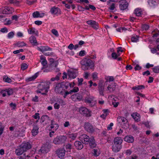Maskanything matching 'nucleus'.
<instances>
[{
  "label": "nucleus",
  "mask_w": 159,
  "mask_h": 159,
  "mask_svg": "<svg viewBox=\"0 0 159 159\" xmlns=\"http://www.w3.org/2000/svg\"><path fill=\"white\" fill-rule=\"evenodd\" d=\"M39 12L38 11H36L34 12L32 14V16L34 18H39Z\"/></svg>",
  "instance_id": "864d4df0"
},
{
  "label": "nucleus",
  "mask_w": 159,
  "mask_h": 159,
  "mask_svg": "<svg viewBox=\"0 0 159 159\" xmlns=\"http://www.w3.org/2000/svg\"><path fill=\"white\" fill-rule=\"evenodd\" d=\"M39 114L38 113H35L34 115H33L32 116V117L35 119H38L39 120L40 119V116H39Z\"/></svg>",
  "instance_id": "bf43d9fd"
},
{
  "label": "nucleus",
  "mask_w": 159,
  "mask_h": 159,
  "mask_svg": "<svg viewBox=\"0 0 159 159\" xmlns=\"http://www.w3.org/2000/svg\"><path fill=\"white\" fill-rule=\"evenodd\" d=\"M131 40L132 42H137L139 40V37L138 36L134 34L133 35L131 38Z\"/></svg>",
  "instance_id": "f704fd0d"
},
{
  "label": "nucleus",
  "mask_w": 159,
  "mask_h": 159,
  "mask_svg": "<svg viewBox=\"0 0 159 159\" xmlns=\"http://www.w3.org/2000/svg\"><path fill=\"white\" fill-rule=\"evenodd\" d=\"M76 137L77 135L75 134H71L69 136V137L73 140H75Z\"/></svg>",
  "instance_id": "338daca9"
},
{
  "label": "nucleus",
  "mask_w": 159,
  "mask_h": 159,
  "mask_svg": "<svg viewBox=\"0 0 159 159\" xmlns=\"http://www.w3.org/2000/svg\"><path fill=\"white\" fill-rule=\"evenodd\" d=\"M66 139V137L65 136H58L54 138L53 143L56 144H62L65 142Z\"/></svg>",
  "instance_id": "6e6552de"
},
{
  "label": "nucleus",
  "mask_w": 159,
  "mask_h": 159,
  "mask_svg": "<svg viewBox=\"0 0 159 159\" xmlns=\"http://www.w3.org/2000/svg\"><path fill=\"white\" fill-rule=\"evenodd\" d=\"M50 121L49 117L47 115L43 116L40 118V122L43 123V125L48 124Z\"/></svg>",
  "instance_id": "dca6fc26"
},
{
  "label": "nucleus",
  "mask_w": 159,
  "mask_h": 159,
  "mask_svg": "<svg viewBox=\"0 0 159 159\" xmlns=\"http://www.w3.org/2000/svg\"><path fill=\"white\" fill-rule=\"evenodd\" d=\"M30 157V156L29 155H26V153H24L21 156L18 157L19 159H28Z\"/></svg>",
  "instance_id": "58836bf2"
},
{
  "label": "nucleus",
  "mask_w": 159,
  "mask_h": 159,
  "mask_svg": "<svg viewBox=\"0 0 159 159\" xmlns=\"http://www.w3.org/2000/svg\"><path fill=\"white\" fill-rule=\"evenodd\" d=\"M20 145L25 152L31 148L32 147L30 143L28 142H24Z\"/></svg>",
  "instance_id": "f3484780"
},
{
  "label": "nucleus",
  "mask_w": 159,
  "mask_h": 159,
  "mask_svg": "<svg viewBox=\"0 0 159 159\" xmlns=\"http://www.w3.org/2000/svg\"><path fill=\"white\" fill-rule=\"evenodd\" d=\"M134 13L137 16H141L143 14V11L141 8H137L135 9Z\"/></svg>",
  "instance_id": "c756f323"
},
{
  "label": "nucleus",
  "mask_w": 159,
  "mask_h": 159,
  "mask_svg": "<svg viewBox=\"0 0 159 159\" xmlns=\"http://www.w3.org/2000/svg\"><path fill=\"white\" fill-rule=\"evenodd\" d=\"M38 89L37 90V93L45 95L48 92L49 89V84L48 82H42L38 86Z\"/></svg>",
  "instance_id": "f03ea898"
},
{
  "label": "nucleus",
  "mask_w": 159,
  "mask_h": 159,
  "mask_svg": "<svg viewBox=\"0 0 159 159\" xmlns=\"http://www.w3.org/2000/svg\"><path fill=\"white\" fill-rule=\"evenodd\" d=\"M71 98L74 101H79L82 99L83 97L81 94L78 93L72 95Z\"/></svg>",
  "instance_id": "4468645a"
},
{
  "label": "nucleus",
  "mask_w": 159,
  "mask_h": 159,
  "mask_svg": "<svg viewBox=\"0 0 159 159\" xmlns=\"http://www.w3.org/2000/svg\"><path fill=\"white\" fill-rule=\"evenodd\" d=\"M59 10V8L54 7L51 9L50 12L52 14H56L58 13Z\"/></svg>",
  "instance_id": "2f4dec72"
},
{
  "label": "nucleus",
  "mask_w": 159,
  "mask_h": 159,
  "mask_svg": "<svg viewBox=\"0 0 159 159\" xmlns=\"http://www.w3.org/2000/svg\"><path fill=\"white\" fill-rule=\"evenodd\" d=\"M40 62L43 66H45L47 64V61L46 57L43 55H42L40 57Z\"/></svg>",
  "instance_id": "473e14b6"
},
{
  "label": "nucleus",
  "mask_w": 159,
  "mask_h": 159,
  "mask_svg": "<svg viewBox=\"0 0 159 159\" xmlns=\"http://www.w3.org/2000/svg\"><path fill=\"white\" fill-rule=\"evenodd\" d=\"M148 2L149 5L153 7H155L158 4V2L155 0H148Z\"/></svg>",
  "instance_id": "cd10ccee"
},
{
  "label": "nucleus",
  "mask_w": 159,
  "mask_h": 159,
  "mask_svg": "<svg viewBox=\"0 0 159 159\" xmlns=\"http://www.w3.org/2000/svg\"><path fill=\"white\" fill-rule=\"evenodd\" d=\"M68 74L70 78L74 79L77 76L78 72L77 69H71L68 71Z\"/></svg>",
  "instance_id": "9d476101"
},
{
  "label": "nucleus",
  "mask_w": 159,
  "mask_h": 159,
  "mask_svg": "<svg viewBox=\"0 0 159 159\" xmlns=\"http://www.w3.org/2000/svg\"><path fill=\"white\" fill-rule=\"evenodd\" d=\"M39 128L37 125H34L33 129H32L31 131L33 135L35 136L39 132Z\"/></svg>",
  "instance_id": "bb28decb"
},
{
  "label": "nucleus",
  "mask_w": 159,
  "mask_h": 159,
  "mask_svg": "<svg viewBox=\"0 0 159 159\" xmlns=\"http://www.w3.org/2000/svg\"><path fill=\"white\" fill-rule=\"evenodd\" d=\"M89 145L91 148H94L96 146L94 138L93 137H90L89 142Z\"/></svg>",
  "instance_id": "393cba45"
},
{
  "label": "nucleus",
  "mask_w": 159,
  "mask_h": 159,
  "mask_svg": "<svg viewBox=\"0 0 159 159\" xmlns=\"http://www.w3.org/2000/svg\"><path fill=\"white\" fill-rule=\"evenodd\" d=\"M6 10L5 8L2 7L0 9V12L3 14H8L7 10Z\"/></svg>",
  "instance_id": "de8ad7c7"
},
{
  "label": "nucleus",
  "mask_w": 159,
  "mask_h": 159,
  "mask_svg": "<svg viewBox=\"0 0 159 159\" xmlns=\"http://www.w3.org/2000/svg\"><path fill=\"white\" fill-rule=\"evenodd\" d=\"M152 69L154 73H158L159 72V66H155Z\"/></svg>",
  "instance_id": "6e6d98bb"
},
{
  "label": "nucleus",
  "mask_w": 159,
  "mask_h": 159,
  "mask_svg": "<svg viewBox=\"0 0 159 159\" xmlns=\"http://www.w3.org/2000/svg\"><path fill=\"white\" fill-rule=\"evenodd\" d=\"M29 40L30 42L34 45H37V42L36 38L34 36H30L29 38Z\"/></svg>",
  "instance_id": "c85d7f7f"
},
{
  "label": "nucleus",
  "mask_w": 159,
  "mask_h": 159,
  "mask_svg": "<svg viewBox=\"0 0 159 159\" xmlns=\"http://www.w3.org/2000/svg\"><path fill=\"white\" fill-rule=\"evenodd\" d=\"M145 87L143 85H139L138 86H135L132 88V89L133 90H139L143 89H144Z\"/></svg>",
  "instance_id": "72a5a7b5"
},
{
  "label": "nucleus",
  "mask_w": 159,
  "mask_h": 159,
  "mask_svg": "<svg viewBox=\"0 0 159 159\" xmlns=\"http://www.w3.org/2000/svg\"><path fill=\"white\" fill-rule=\"evenodd\" d=\"M65 151L66 150L64 149L60 148L57 151L56 153L59 158L62 159L65 156Z\"/></svg>",
  "instance_id": "2eb2a0df"
},
{
  "label": "nucleus",
  "mask_w": 159,
  "mask_h": 159,
  "mask_svg": "<svg viewBox=\"0 0 159 159\" xmlns=\"http://www.w3.org/2000/svg\"><path fill=\"white\" fill-rule=\"evenodd\" d=\"M71 84L68 82L63 81L60 83H57L55 85V91L57 93L63 94V92L68 89L69 87L70 88L73 87Z\"/></svg>",
  "instance_id": "f257e3e1"
},
{
  "label": "nucleus",
  "mask_w": 159,
  "mask_h": 159,
  "mask_svg": "<svg viewBox=\"0 0 159 159\" xmlns=\"http://www.w3.org/2000/svg\"><path fill=\"white\" fill-rule=\"evenodd\" d=\"M21 145H20L15 150V153L17 156L22 155L23 152H25L24 149L22 148Z\"/></svg>",
  "instance_id": "a211bd4d"
},
{
  "label": "nucleus",
  "mask_w": 159,
  "mask_h": 159,
  "mask_svg": "<svg viewBox=\"0 0 159 159\" xmlns=\"http://www.w3.org/2000/svg\"><path fill=\"white\" fill-rule=\"evenodd\" d=\"M131 116L135 121L139 122L140 120V115L138 113H133Z\"/></svg>",
  "instance_id": "7c9ffc66"
},
{
  "label": "nucleus",
  "mask_w": 159,
  "mask_h": 159,
  "mask_svg": "<svg viewBox=\"0 0 159 159\" xmlns=\"http://www.w3.org/2000/svg\"><path fill=\"white\" fill-rule=\"evenodd\" d=\"M51 32L56 37H58L59 34L58 31L55 29H53L52 30Z\"/></svg>",
  "instance_id": "13d9d810"
},
{
  "label": "nucleus",
  "mask_w": 159,
  "mask_h": 159,
  "mask_svg": "<svg viewBox=\"0 0 159 159\" xmlns=\"http://www.w3.org/2000/svg\"><path fill=\"white\" fill-rule=\"evenodd\" d=\"M123 142V139L119 137H116L114 139V144H116V145H122Z\"/></svg>",
  "instance_id": "4be33fe9"
},
{
  "label": "nucleus",
  "mask_w": 159,
  "mask_h": 159,
  "mask_svg": "<svg viewBox=\"0 0 159 159\" xmlns=\"http://www.w3.org/2000/svg\"><path fill=\"white\" fill-rule=\"evenodd\" d=\"M39 72H37L31 77L27 78L25 79V81L27 82L34 80L39 75Z\"/></svg>",
  "instance_id": "aec40b11"
},
{
  "label": "nucleus",
  "mask_w": 159,
  "mask_h": 159,
  "mask_svg": "<svg viewBox=\"0 0 159 159\" xmlns=\"http://www.w3.org/2000/svg\"><path fill=\"white\" fill-rule=\"evenodd\" d=\"M74 145L76 148L78 150H81L83 147V145L81 142L80 141H76L74 143Z\"/></svg>",
  "instance_id": "b1692460"
},
{
  "label": "nucleus",
  "mask_w": 159,
  "mask_h": 159,
  "mask_svg": "<svg viewBox=\"0 0 159 159\" xmlns=\"http://www.w3.org/2000/svg\"><path fill=\"white\" fill-rule=\"evenodd\" d=\"M117 121L120 123H121L122 128L126 129L129 128V125L127 120L124 117L119 116L117 117Z\"/></svg>",
  "instance_id": "39448f33"
},
{
  "label": "nucleus",
  "mask_w": 159,
  "mask_h": 159,
  "mask_svg": "<svg viewBox=\"0 0 159 159\" xmlns=\"http://www.w3.org/2000/svg\"><path fill=\"white\" fill-rule=\"evenodd\" d=\"M142 28L143 30H148L149 28V26L147 25H143L142 26Z\"/></svg>",
  "instance_id": "774afa93"
},
{
  "label": "nucleus",
  "mask_w": 159,
  "mask_h": 159,
  "mask_svg": "<svg viewBox=\"0 0 159 159\" xmlns=\"http://www.w3.org/2000/svg\"><path fill=\"white\" fill-rule=\"evenodd\" d=\"M58 102L61 106H64L66 104L65 102L62 99H60L58 101Z\"/></svg>",
  "instance_id": "69168bd1"
},
{
  "label": "nucleus",
  "mask_w": 159,
  "mask_h": 159,
  "mask_svg": "<svg viewBox=\"0 0 159 159\" xmlns=\"http://www.w3.org/2000/svg\"><path fill=\"white\" fill-rule=\"evenodd\" d=\"M61 74V73H59L55 77L52 78L51 79V80L52 81H54L55 80H58L59 79V77Z\"/></svg>",
  "instance_id": "79ce46f5"
},
{
  "label": "nucleus",
  "mask_w": 159,
  "mask_h": 159,
  "mask_svg": "<svg viewBox=\"0 0 159 159\" xmlns=\"http://www.w3.org/2000/svg\"><path fill=\"white\" fill-rule=\"evenodd\" d=\"M69 94H71V92H70V90L69 92L67 91H65V92H63V94L62 95H64L63 97L64 98H65Z\"/></svg>",
  "instance_id": "0e129e2a"
},
{
  "label": "nucleus",
  "mask_w": 159,
  "mask_h": 159,
  "mask_svg": "<svg viewBox=\"0 0 159 159\" xmlns=\"http://www.w3.org/2000/svg\"><path fill=\"white\" fill-rule=\"evenodd\" d=\"M13 93V90L12 89L9 88L6 89L5 90H2L1 93L3 97H5L6 96V93L7 95L9 96L11 95Z\"/></svg>",
  "instance_id": "f8f14e48"
},
{
  "label": "nucleus",
  "mask_w": 159,
  "mask_h": 159,
  "mask_svg": "<svg viewBox=\"0 0 159 159\" xmlns=\"http://www.w3.org/2000/svg\"><path fill=\"white\" fill-rule=\"evenodd\" d=\"M132 153V151L131 149H127L126 150L125 153L127 156L130 155Z\"/></svg>",
  "instance_id": "e2e57ef3"
},
{
  "label": "nucleus",
  "mask_w": 159,
  "mask_h": 159,
  "mask_svg": "<svg viewBox=\"0 0 159 159\" xmlns=\"http://www.w3.org/2000/svg\"><path fill=\"white\" fill-rule=\"evenodd\" d=\"M80 113L86 117H90L92 115L91 111L84 107H81L79 108Z\"/></svg>",
  "instance_id": "423d86ee"
},
{
  "label": "nucleus",
  "mask_w": 159,
  "mask_h": 159,
  "mask_svg": "<svg viewBox=\"0 0 159 159\" xmlns=\"http://www.w3.org/2000/svg\"><path fill=\"white\" fill-rule=\"evenodd\" d=\"M120 55V54H116L115 52H113L111 54V57L114 59H116L117 57Z\"/></svg>",
  "instance_id": "680f3d73"
},
{
  "label": "nucleus",
  "mask_w": 159,
  "mask_h": 159,
  "mask_svg": "<svg viewBox=\"0 0 159 159\" xmlns=\"http://www.w3.org/2000/svg\"><path fill=\"white\" fill-rule=\"evenodd\" d=\"M124 140L125 141L128 143H132L134 142V137L131 135H127L125 137Z\"/></svg>",
  "instance_id": "412c9836"
},
{
  "label": "nucleus",
  "mask_w": 159,
  "mask_h": 159,
  "mask_svg": "<svg viewBox=\"0 0 159 159\" xmlns=\"http://www.w3.org/2000/svg\"><path fill=\"white\" fill-rule=\"evenodd\" d=\"M4 129V127L2 124L0 122V135H1L3 133Z\"/></svg>",
  "instance_id": "09e8293b"
},
{
  "label": "nucleus",
  "mask_w": 159,
  "mask_h": 159,
  "mask_svg": "<svg viewBox=\"0 0 159 159\" xmlns=\"http://www.w3.org/2000/svg\"><path fill=\"white\" fill-rule=\"evenodd\" d=\"M14 35V33L13 32L11 31L9 33L7 34V37L9 39L13 38Z\"/></svg>",
  "instance_id": "603ef678"
},
{
  "label": "nucleus",
  "mask_w": 159,
  "mask_h": 159,
  "mask_svg": "<svg viewBox=\"0 0 159 159\" xmlns=\"http://www.w3.org/2000/svg\"><path fill=\"white\" fill-rule=\"evenodd\" d=\"M122 148V145L114 144L112 146V151L115 152H119Z\"/></svg>",
  "instance_id": "5701e85b"
},
{
  "label": "nucleus",
  "mask_w": 159,
  "mask_h": 159,
  "mask_svg": "<svg viewBox=\"0 0 159 159\" xmlns=\"http://www.w3.org/2000/svg\"><path fill=\"white\" fill-rule=\"evenodd\" d=\"M82 69L85 70H88L89 67L92 68L94 66L93 62L90 59L85 58L80 61Z\"/></svg>",
  "instance_id": "7ed1b4c3"
},
{
  "label": "nucleus",
  "mask_w": 159,
  "mask_h": 159,
  "mask_svg": "<svg viewBox=\"0 0 159 159\" xmlns=\"http://www.w3.org/2000/svg\"><path fill=\"white\" fill-rule=\"evenodd\" d=\"M80 138L81 142L85 144H88L90 139L88 135L85 134L81 135L80 137Z\"/></svg>",
  "instance_id": "ddd939ff"
},
{
  "label": "nucleus",
  "mask_w": 159,
  "mask_h": 159,
  "mask_svg": "<svg viewBox=\"0 0 159 159\" xmlns=\"http://www.w3.org/2000/svg\"><path fill=\"white\" fill-rule=\"evenodd\" d=\"M72 148V145L70 143H67L65 146L66 151L70 152Z\"/></svg>",
  "instance_id": "c9c22d12"
},
{
  "label": "nucleus",
  "mask_w": 159,
  "mask_h": 159,
  "mask_svg": "<svg viewBox=\"0 0 159 159\" xmlns=\"http://www.w3.org/2000/svg\"><path fill=\"white\" fill-rule=\"evenodd\" d=\"M51 148V145L48 143H46L42 145L39 151V154L47 153L50 151Z\"/></svg>",
  "instance_id": "0eeeda50"
},
{
  "label": "nucleus",
  "mask_w": 159,
  "mask_h": 159,
  "mask_svg": "<svg viewBox=\"0 0 159 159\" xmlns=\"http://www.w3.org/2000/svg\"><path fill=\"white\" fill-rule=\"evenodd\" d=\"M26 45V44L23 42H18L16 43V45L18 47L24 46Z\"/></svg>",
  "instance_id": "49530a36"
},
{
  "label": "nucleus",
  "mask_w": 159,
  "mask_h": 159,
  "mask_svg": "<svg viewBox=\"0 0 159 159\" xmlns=\"http://www.w3.org/2000/svg\"><path fill=\"white\" fill-rule=\"evenodd\" d=\"M104 89V87L102 85L100 86L99 87V91L100 94L102 96L104 95L103 94Z\"/></svg>",
  "instance_id": "ea45409f"
},
{
  "label": "nucleus",
  "mask_w": 159,
  "mask_h": 159,
  "mask_svg": "<svg viewBox=\"0 0 159 159\" xmlns=\"http://www.w3.org/2000/svg\"><path fill=\"white\" fill-rule=\"evenodd\" d=\"M4 7L5 8V9H6V10H7L8 14H11L12 12L13 11V9L11 7Z\"/></svg>",
  "instance_id": "37998d69"
},
{
  "label": "nucleus",
  "mask_w": 159,
  "mask_h": 159,
  "mask_svg": "<svg viewBox=\"0 0 159 159\" xmlns=\"http://www.w3.org/2000/svg\"><path fill=\"white\" fill-rule=\"evenodd\" d=\"M79 90V89L78 87H75L72 89L70 90V92L71 93H76L78 92Z\"/></svg>",
  "instance_id": "052dcab7"
},
{
  "label": "nucleus",
  "mask_w": 159,
  "mask_h": 159,
  "mask_svg": "<svg viewBox=\"0 0 159 159\" xmlns=\"http://www.w3.org/2000/svg\"><path fill=\"white\" fill-rule=\"evenodd\" d=\"M11 4H13L15 5H17L19 3V2L17 0H8Z\"/></svg>",
  "instance_id": "a18cd8bd"
},
{
  "label": "nucleus",
  "mask_w": 159,
  "mask_h": 159,
  "mask_svg": "<svg viewBox=\"0 0 159 159\" xmlns=\"http://www.w3.org/2000/svg\"><path fill=\"white\" fill-rule=\"evenodd\" d=\"M84 128L85 130L91 134L94 133L98 129L95 127L93 126L91 123L89 122L85 123Z\"/></svg>",
  "instance_id": "20e7f679"
},
{
  "label": "nucleus",
  "mask_w": 159,
  "mask_h": 159,
  "mask_svg": "<svg viewBox=\"0 0 159 159\" xmlns=\"http://www.w3.org/2000/svg\"><path fill=\"white\" fill-rule=\"evenodd\" d=\"M108 78L106 79V81L105 82V83H107L106 84H107V83L113 81L114 80V78L113 76H109Z\"/></svg>",
  "instance_id": "8fccbe9b"
},
{
  "label": "nucleus",
  "mask_w": 159,
  "mask_h": 159,
  "mask_svg": "<svg viewBox=\"0 0 159 159\" xmlns=\"http://www.w3.org/2000/svg\"><path fill=\"white\" fill-rule=\"evenodd\" d=\"M9 105L10 107L11 108V110H14L16 109V106L15 103L12 102Z\"/></svg>",
  "instance_id": "5fc2aeb1"
},
{
  "label": "nucleus",
  "mask_w": 159,
  "mask_h": 159,
  "mask_svg": "<svg viewBox=\"0 0 159 159\" xmlns=\"http://www.w3.org/2000/svg\"><path fill=\"white\" fill-rule=\"evenodd\" d=\"M3 80L4 81L8 83H10L11 82V79L6 75H5L3 76Z\"/></svg>",
  "instance_id": "a19ab883"
},
{
  "label": "nucleus",
  "mask_w": 159,
  "mask_h": 159,
  "mask_svg": "<svg viewBox=\"0 0 159 159\" xmlns=\"http://www.w3.org/2000/svg\"><path fill=\"white\" fill-rule=\"evenodd\" d=\"M28 68V65L26 63H23L21 65V69L23 70H24Z\"/></svg>",
  "instance_id": "4d7b16f0"
},
{
  "label": "nucleus",
  "mask_w": 159,
  "mask_h": 159,
  "mask_svg": "<svg viewBox=\"0 0 159 159\" xmlns=\"http://www.w3.org/2000/svg\"><path fill=\"white\" fill-rule=\"evenodd\" d=\"M91 27L94 29L97 30L99 28L98 24L95 21L94 23L93 24V25H92Z\"/></svg>",
  "instance_id": "c03bdc74"
},
{
  "label": "nucleus",
  "mask_w": 159,
  "mask_h": 159,
  "mask_svg": "<svg viewBox=\"0 0 159 159\" xmlns=\"http://www.w3.org/2000/svg\"><path fill=\"white\" fill-rule=\"evenodd\" d=\"M119 8L120 10L124 11L128 8V3L125 0H121L119 2Z\"/></svg>",
  "instance_id": "9b49d317"
},
{
  "label": "nucleus",
  "mask_w": 159,
  "mask_h": 159,
  "mask_svg": "<svg viewBox=\"0 0 159 159\" xmlns=\"http://www.w3.org/2000/svg\"><path fill=\"white\" fill-rule=\"evenodd\" d=\"M27 31L29 34H34L36 36L38 35V31L34 28H31L28 29Z\"/></svg>",
  "instance_id": "a878e982"
},
{
  "label": "nucleus",
  "mask_w": 159,
  "mask_h": 159,
  "mask_svg": "<svg viewBox=\"0 0 159 159\" xmlns=\"http://www.w3.org/2000/svg\"><path fill=\"white\" fill-rule=\"evenodd\" d=\"M115 90V87L114 86H111V85H109L107 87V90L109 91V92L112 93Z\"/></svg>",
  "instance_id": "4c0bfd02"
},
{
  "label": "nucleus",
  "mask_w": 159,
  "mask_h": 159,
  "mask_svg": "<svg viewBox=\"0 0 159 159\" xmlns=\"http://www.w3.org/2000/svg\"><path fill=\"white\" fill-rule=\"evenodd\" d=\"M84 102L89 104L91 107H93L96 103V101L94 97L92 96L86 97L84 99Z\"/></svg>",
  "instance_id": "1a4fd4ad"
},
{
  "label": "nucleus",
  "mask_w": 159,
  "mask_h": 159,
  "mask_svg": "<svg viewBox=\"0 0 159 159\" xmlns=\"http://www.w3.org/2000/svg\"><path fill=\"white\" fill-rule=\"evenodd\" d=\"M37 49L42 52L48 51L52 50V49L48 46H41L38 47Z\"/></svg>",
  "instance_id": "6ab92c4d"
},
{
  "label": "nucleus",
  "mask_w": 159,
  "mask_h": 159,
  "mask_svg": "<svg viewBox=\"0 0 159 159\" xmlns=\"http://www.w3.org/2000/svg\"><path fill=\"white\" fill-rule=\"evenodd\" d=\"M92 153L95 156L97 157L100 154V151L99 149H94L93 150Z\"/></svg>",
  "instance_id": "e433bc0d"
},
{
  "label": "nucleus",
  "mask_w": 159,
  "mask_h": 159,
  "mask_svg": "<svg viewBox=\"0 0 159 159\" xmlns=\"http://www.w3.org/2000/svg\"><path fill=\"white\" fill-rule=\"evenodd\" d=\"M54 125L56 129H57L59 127V125L58 124L56 123L53 120H52L51 121L50 125Z\"/></svg>",
  "instance_id": "3c124183"
}]
</instances>
